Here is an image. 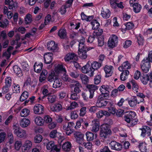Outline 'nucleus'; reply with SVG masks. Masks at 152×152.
I'll list each match as a JSON object with an SVG mask.
<instances>
[{"label": "nucleus", "mask_w": 152, "mask_h": 152, "mask_svg": "<svg viewBox=\"0 0 152 152\" xmlns=\"http://www.w3.org/2000/svg\"><path fill=\"white\" fill-rule=\"evenodd\" d=\"M111 134L112 131L107 124H103L101 126L99 133L101 139H105Z\"/></svg>", "instance_id": "f257e3e1"}, {"label": "nucleus", "mask_w": 152, "mask_h": 152, "mask_svg": "<svg viewBox=\"0 0 152 152\" xmlns=\"http://www.w3.org/2000/svg\"><path fill=\"white\" fill-rule=\"evenodd\" d=\"M150 62L147 57L146 59H144L141 62V68L142 71L145 73H147L151 67Z\"/></svg>", "instance_id": "f03ea898"}, {"label": "nucleus", "mask_w": 152, "mask_h": 152, "mask_svg": "<svg viewBox=\"0 0 152 152\" xmlns=\"http://www.w3.org/2000/svg\"><path fill=\"white\" fill-rule=\"evenodd\" d=\"M14 130V133L18 137L20 138H26L27 136L26 131L21 129L19 127L17 126H14L13 127Z\"/></svg>", "instance_id": "7ed1b4c3"}, {"label": "nucleus", "mask_w": 152, "mask_h": 152, "mask_svg": "<svg viewBox=\"0 0 152 152\" xmlns=\"http://www.w3.org/2000/svg\"><path fill=\"white\" fill-rule=\"evenodd\" d=\"M81 71L84 74L88 73L89 76L90 77H92L94 75V70L92 69V67L88 63L82 67Z\"/></svg>", "instance_id": "20e7f679"}, {"label": "nucleus", "mask_w": 152, "mask_h": 152, "mask_svg": "<svg viewBox=\"0 0 152 152\" xmlns=\"http://www.w3.org/2000/svg\"><path fill=\"white\" fill-rule=\"evenodd\" d=\"M110 102L109 101H107L105 99H104L102 95H100L98 96L96 103L97 106L100 107H104L107 104L110 105Z\"/></svg>", "instance_id": "39448f33"}, {"label": "nucleus", "mask_w": 152, "mask_h": 152, "mask_svg": "<svg viewBox=\"0 0 152 152\" xmlns=\"http://www.w3.org/2000/svg\"><path fill=\"white\" fill-rule=\"evenodd\" d=\"M118 42V37L116 35H113L109 39L108 42L109 47L111 48L114 47Z\"/></svg>", "instance_id": "423d86ee"}, {"label": "nucleus", "mask_w": 152, "mask_h": 152, "mask_svg": "<svg viewBox=\"0 0 152 152\" xmlns=\"http://www.w3.org/2000/svg\"><path fill=\"white\" fill-rule=\"evenodd\" d=\"M74 136L76 139L77 142L80 144H81L84 142V135L80 132L76 131L74 133Z\"/></svg>", "instance_id": "0eeeda50"}, {"label": "nucleus", "mask_w": 152, "mask_h": 152, "mask_svg": "<svg viewBox=\"0 0 152 152\" xmlns=\"http://www.w3.org/2000/svg\"><path fill=\"white\" fill-rule=\"evenodd\" d=\"M46 148L48 150H51V151L54 150L56 152H58L60 151V149L56 145H55L53 141L48 142L47 143Z\"/></svg>", "instance_id": "6e6552de"}, {"label": "nucleus", "mask_w": 152, "mask_h": 152, "mask_svg": "<svg viewBox=\"0 0 152 152\" xmlns=\"http://www.w3.org/2000/svg\"><path fill=\"white\" fill-rule=\"evenodd\" d=\"M44 112V107L40 104H36L34 107V112L35 114H43Z\"/></svg>", "instance_id": "1a4fd4ad"}, {"label": "nucleus", "mask_w": 152, "mask_h": 152, "mask_svg": "<svg viewBox=\"0 0 152 152\" xmlns=\"http://www.w3.org/2000/svg\"><path fill=\"white\" fill-rule=\"evenodd\" d=\"M110 145L112 149L116 151H120L122 148V145L121 144L115 141H111Z\"/></svg>", "instance_id": "9d476101"}, {"label": "nucleus", "mask_w": 152, "mask_h": 152, "mask_svg": "<svg viewBox=\"0 0 152 152\" xmlns=\"http://www.w3.org/2000/svg\"><path fill=\"white\" fill-rule=\"evenodd\" d=\"M92 123L91 130L92 132H96L98 131L99 129V121L98 120L95 119L92 121Z\"/></svg>", "instance_id": "9b49d317"}, {"label": "nucleus", "mask_w": 152, "mask_h": 152, "mask_svg": "<svg viewBox=\"0 0 152 152\" xmlns=\"http://www.w3.org/2000/svg\"><path fill=\"white\" fill-rule=\"evenodd\" d=\"M87 87L88 89V91L89 92L90 94L89 98L91 99L93 97L95 91L97 89L98 87L93 85H88L87 86Z\"/></svg>", "instance_id": "f8f14e48"}, {"label": "nucleus", "mask_w": 152, "mask_h": 152, "mask_svg": "<svg viewBox=\"0 0 152 152\" xmlns=\"http://www.w3.org/2000/svg\"><path fill=\"white\" fill-rule=\"evenodd\" d=\"M140 129L142 131L141 134L142 136L144 137L146 134H147L148 136L151 135V129L150 127L147 126H144L142 128Z\"/></svg>", "instance_id": "ddd939ff"}, {"label": "nucleus", "mask_w": 152, "mask_h": 152, "mask_svg": "<svg viewBox=\"0 0 152 152\" xmlns=\"http://www.w3.org/2000/svg\"><path fill=\"white\" fill-rule=\"evenodd\" d=\"M53 53H47L44 55V61L46 64H49L51 62L53 59Z\"/></svg>", "instance_id": "4468645a"}, {"label": "nucleus", "mask_w": 152, "mask_h": 152, "mask_svg": "<svg viewBox=\"0 0 152 152\" xmlns=\"http://www.w3.org/2000/svg\"><path fill=\"white\" fill-rule=\"evenodd\" d=\"M47 47L48 50H53V52L57 49V45L55 44L54 42L53 41L48 42Z\"/></svg>", "instance_id": "2eb2a0df"}, {"label": "nucleus", "mask_w": 152, "mask_h": 152, "mask_svg": "<svg viewBox=\"0 0 152 152\" xmlns=\"http://www.w3.org/2000/svg\"><path fill=\"white\" fill-rule=\"evenodd\" d=\"M113 66H111L106 65L104 68V70L106 73V77H109L111 76L113 73L112 69Z\"/></svg>", "instance_id": "dca6fc26"}, {"label": "nucleus", "mask_w": 152, "mask_h": 152, "mask_svg": "<svg viewBox=\"0 0 152 152\" xmlns=\"http://www.w3.org/2000/svg\"><path fill=\"white\" fill-rule=\"evenodd\" d=\"M62 106L60 104L56 103L50 107L51 110L53 112H58L62 110Z\"/></svg>", "instance_id": "f3484780"}, {"label": "nucleus", "mask_w": 152, "mask_h": 152, "mask_svg": "<svg viewBox=\"0 0 152 152\" xmlns=\"http://www.w3.org/2000/svg\"><path fill=\"white\" fill-rule=\"evenodd\" d=\"M75 88H74V92L78 94L81 92L80 88H82V86L81 84L79 82L77 81H75L74 82Z\"/></svg>", "instance_id": "a211bd4d"}, {"label": "nucleus", "mask_w": 152, "mask_h": 152, "mask_svg": "<svg viewBox=\"0 0 152 152\" xmlns=\"http://www.w3.org/2000/svg\"><path fill=\"white\" fill-rule=\"evenodd\" d=\"M86 48L84 50H78V54L80 58L82 59H85L87 57Z\"/></svg>", "instance_id": "6ab92c4d"}, {"label": "nucleus", "mask_w": 152, "mask_h": 152, "mask_svg": "<svg viewBox=\"0 0 152 152\" xmlns=\"http://www.w3.org/2000/svg\"><path fill=\"white\" fill-rule=\"evenodd\" d=\"M128 103L131 107H133L135 106L137 104H139V102L137 101V99L136 96H134L129 100Z\"/></svg>", "instance_id": "aec40b11"}, {"label": "nucleus", "mask_w": 152, "mask_h": 152, "mask_svg": "<svg viewBox=\"0 0 152 152\" xmlns=\"http://www.w3.org/2000/svg\"><path fill=\"white\" fill-rule=\"evenodd\" d=\"M126 27L124 29V31L126 30H130L132 29L134 27V25L133 23L131 22H127L125 26H122V31L123 32V30H124V28Z\"/></svg>", "instance_id": "412c9836"}, {"label": "nucleus", "mask_w": 152, "mask_h": 152, "mask_svg": "<svg viewBox=\"0 0 152 152\" xmlns=\"http://www.w3.org/2000/svg\"><path fill=\"white\" fill-rule=\"evenodd\" d=\"M43 67V64L41 63L38 64L37 63H35L34 65V69L35 72L39 73L41 71Z\"/></svg>", "instance_id": "4be33fe9"}, {"label": "nucleus", "mask_w": 152, "mask_h": 152, "mask_svg": "<svg viewBox=\"0 0 152 152\" xmlns=\"http://www.w3.org/2000/svg\"><path fill=\"white\" fill-rule=\"evenodd\" d=\"M62 148L65 151H69L71 150V144L69 142H66L63 145Z\"/></svg>", "instance_id": "5701e85b"}, {"label": "nucleus", "mask_w": 152, "mask_h": 152, "mask_svg": "<svg viewBox=\"0 0 152 152\" xmlns=\"http://www.w3.org/2000/svg\"><path fill=\"white\" fill-rule=\"evenodd\" d=\"M140 79L142 83L144 85L146 84L149 80L150 78L148 75L143 74L140 77Z\"/></svg>", "instance_id": "b1692460"}, {"label": "nucleus", "mask_w": 152, "mask_h": 152, "mask_svg": "<svg viewBox=\"0 0 152 152\" xmlns=\"http://www.w3.org/2000/svg\"><path fill=\"white\" fill-rule=\"evenodd\" d=\"M101 15L103 18L107 19L110 16V12L108 9H105L102 11Z\"/></svg>", "instance_id": "393cba45"}, {"label": "nucleus", "mask_w": 152, "mask_h": 152, "mask_svg": "<svg viewBox=\"0 0 152 152\" xmlns=\"http://www.w3.org/2000/svg\"><path fill=\"white\" fill-rule=\"evenodd\" d=\"M55 73L56 74L57 73L63 72L65 73L66 72V70L65 68L63 67V66L61 65H58L55 67Z\"/></svg>", "instance_id": "a878e982"}, {"label": "nucleus", "mask_w": 152, "mask_h": 152, "mask_svg": "<svg viewBox=\"0 0 152 152\" xmlns=\"http://www.w3.org/2000/svg\"><path fill=\"white\" fill-rule=\"evenodd\" d=\"M57 77V75L54 72H51L49 74L48 77L47 78L48 80L50 82L53 81Z\"/></svg>", "instance_id": "bb28decb"}, {"label": "nucleus", "mask_w": 152, "mask_h": 152, "mask_svg": "<svg viewBox=\"0 0 152 152\" xmlns=\"http://www.w3.org/2000/svg\"><path fill=\"white\" fill-rule=\"evenodd\" d=\"M30 121L28 119L24 118L21 120L20 126L23 128L27 127L30 124Z\"/></svg>", "instance_id": "cd10ccee"}, {"label": "nucleus", "mask_w": 152, "mask_h": 152, "mask_svg": "<svg viewBox=\"0 0 152 152\" xmlns=\"http://www.w3.org/2000/svg\"><path fill=\"white\" fill-rule=\"evenodd\" d=\"M35 124L38 126H42L44 124L43 119L40 117H37L34 120Z\"/></svg>", "instance_id": "c85d7f7f"}, {"label": "nucleus", "mask_w": 152, "mask_h": 152, "mask_svg": "<svg viewBox=\"0 0 152 152\" xmlns=\"http://www.w3.org/2000/svg\"><path fill=\"white\" fill-rule=\"evenodd\" d=\"M47 74L48 72L47 70L45 69L42 70L39 78V80L41 82H42L46 79Z\"/></svg>", "instance_id": "c756f323"}, {"label": "nucleus", "mask_w": 152, "mask_h": 152, "mask_svg": "<svg viewBox=\"0 0 152 152\" xmlns=\"http://www.w3.org/2000/svg\"><path fill=\"white\" fill-rule=\"evenodd\" d=\"M62 84V83L61 80L58 79L57 77V78L55 79L54 80L53 86V88H56L60 87Z\"/></svg>", "instance_id": "7c9ffc66"}, {"label": "nucleus", "mask_w": 152, "mask_h": 152, "mask_svg": "<svg viewBox=\"0 0 152 152\" xmlns=\"http://www.w3.org/2000/svg\"><path fill=\"white\" fill-rule=\"evenodd\" d=\"M132 7H133L134 11L136 13L139 12L142 8L141 5L138 3H134L132 5Z\"/></svg>", "instance_id": "2f4dec72"}, {"label": "nucleus", "mask_w": 152, "mask_h": 152, "mask_svg": "<svg viewBox=\"0 0 152 152\" xmlns=\"http://www.w3.org/2000/svg\"><path fill=\"white\" fill-rule=\"evenodd\" d=\"M91 66L94 72L95 70H97L101 66V64L99 62L94 61L91 64Z\"/></svg>", "instance_id": "473e14b6"}, {"label": "nucleus", "mask_w": 152, "mask_h": 152, "mask_svg": "<svg viewBox=\"0 0 152 152\" xmlns=\"http://www.w3.org/2000/svg\"><path fill=\"white\" fill-rule=\"evenodd\" d=\"M76 56V55L74 53H69L66 55L65 60L66 61H69L73 59Z\"/></svg>", "instance_id": "72a5a7b5"}, {"label": "nucleus", "mask_w": 152, "mask_h": 152, "mask_svg": "<svg viewBox=\"0 0 152 152\" xmlns=\"http://www.w3.org/2000/svg\"><path fill=\"white\" fill-rule=\"evenodd\" d=\"M13 69L14 72L17 75L19 76L22 75L21 69L17 65L14 66L13 67Z\"/></svg>", "instance_id": "f704fd0d"}, {"label": "nucleus", "mask_w": 152, "mask_h": 152, "mask_svg": "<svg viewBox=\"0 0 152 152\" xmlns=\"http://www.w3.org/2000/svg\"><path fill=\"white\" fill-rule=\"evenodd\" d=\"M80 77L82 83L84 84H86L88 82V77L85 75L83 74L80 75Z\"/></svg>", "instance_id": "c9c22d12"}, {"label": "nucleus", "mask_w": 152, "mask_h": 152, "mask_svg": "<svg viewBox=\"0 0 152 152\" xmlns=\"http://www.w3.org/2000/svg\"><path fill=\"white\" fill-rule=\"evenodd\" d=\"M18 39H16L15 40H12L11 42L12 45L14 46L15 45H16L15 46L16 49L19 48L21 44V42H18V41L20 39V36H18Z\"/></svg>", "instance_id": "e433bc0d"}, {"label": "nucleus", "mask_w": 152, "mask_h": 152, "mask_svg": "<svg viewBox=\"0 0 152 152\" xmlns=\"http://www.w3.org/2000/svg\"><path fill=\"white\" fill-rule=\"evenodd\" d=\"M58 35L61 39L66 37L67 35L66 30L65 29L60 30L58 32Z\"/></svg>", "instance_id": "4c0bfd02"}, {"label": "nucleus", "mask_w": 152, "mask_h": 152, "mask_svg": "<svg viewBox=\"0 0 152 152\" xmlns=\"http://www.w3.org/2000/svg\"><path fill=\"white\" fill-rule=\"evenodd\" d=\"M30 110L28 109L24 108L22 110L20 113V115L22 117H26L29 115Z\"/></svg>", "instance_id": "58836bf2"}, {"label": "nucleus", "mask_w": 152, "mask_h": 152, "mask_svg": "<svg viewBox=\"0 0 152 152\" xmlns=\"http://www.w3.org/2000/svg\"><path fill=\"white\" fill-rule=\"evenodd\" d=\"M139 147L141 152H148L146 145L145 143L142 142L140 143Z\"/></svg>", "instance_id": "ea45409f"}, {"label": "nucleus", "mask_w": 152, "mask_h": 152, "mask_svg": "<svg viewBox=\"0 0 152 152\" xmlns=\"http://www.w3.org/2000/svg\"><path fill=\"white\" fill-rule=\"evenodd\" d=\"M28 96V94L27 92L26 91H24L21 95L20 100L21 102H23L26 100Z\"/></svg>", "instance_id": "a19ab883"}, {"label": "nucleus", "mask_w": 152, "mask_h": 152, "mask_svg": "<svg viewBox=\"0 0 152 152\" xmlns=\"http://www.w3.org/2000/svg\"><path fill=\"white\" fill-rule=\"evenodd\" d=\"M86 135L88 141L93 140L94 139V134L91 132H86Z\"/></svg>", "instance_id": "79ce46f5"}, {"label": "nucleus", "mask_w": 152, "mask_h": 152, "mask_svg": "<svg viewBox=\"0 0 152 152\" xmlns=\"http://www.w3.org/2000/svg\"><path fill=\"white\" fill-rule=\"evenodd\" d=\"M32 142L31 141L27 140L25 142L24 147L25 148L26 150H28L32 147Z\"/></svg>", "instance_id": "37998d69"}, {"label": "nucleus", "mask_w": 152, "mask_h": 152, "mask_svg": "<svg viewBox=\"0 0 152 152\" xmlns=\"http://www.w3.org/2000/svg\"><path fill=\"white\" fill-rule=\"evenodd\" d=\"M130 82L131 83L132 86V89L134 91V92H137V90L138 88V86L135 81L132 80Z\"/></svg>", "instance_id": "c03bdc74"}, {"label": "nucleus", "mask_w": 152, "mask_h": 152, "mask_svg": "<svg viewBox=\"0 0 152 152\" xmlns=\"http://www.w3.org/2000/svg\"><path fill=\"white\" fill-rule=\"evenodd\" d=\"M42 136L39 134H37L34 137V141L35 143H39L42 140Z\"/></svg>", "instance_id": "a18cd8bd"}, {"label": "nucleus", "mask_w": 152, "mask_h": 152, "mask_svg": "<svg viewBox=\"0 0 152 152\" xmlns=\"http://www.w3.org/2000/svg\"><path fill=\"white\" fill-rule=\"evenodd\" d=\"M18 7V3L16 2H14L12 0L10 1V3L9 5V9L11 10L13 8L15 9Z\"/></svg>", "instance_id": "49530a36"}, {"label": "nucleus", "mask_w": 152, "mask_h": 152, "mask_svg": "<svg viewBox=\"0 0 152 152\" xmlns=\"http://www.w3.org/2000/svg\"><path fill=\"white\" fill-rule=\"evenodd\" d=\"M92 25L93 29H96L98 28L99 26V24L96 20H94L91 23Z\"/></svg>", "instance_id": "de8ad7c7"}, {"label": "nucleus", "mask_w": 152, "mask_h": 152, "mask_svg": "<svg viewBox=\"0 0 152 152\" xmlns=\"http://www.w3.org/2000/svg\"><path fill=\"white\" fill-rule=\"evenodd\" d=\"M9 24V22L7 19H4L2 22H0V27L2 28H6Z\"/></svg>", "instance_id": "09e8293b"}, {"label": "nucleus", "mask_w": 152, "mask_h": 152, "mask_svg": "<svg viewBox=\"0 0 152 152\" xmlns=\"http://www.w3.org/2000/svg\"><path fill=\"white\" fill-rule=\"evenodd\" d=\"M74 124V123L73 122H68V123H66L64 124L63 125V128L64 130H66L69 128H72L73 125Z\"/></svg>", "instance_id": "8fccbe9b"}, {"label": "nucleus", "mask_w": 152, "mask_h": 152, "mask_svg": "<svg viewBox=\"0 0 152 152\" xmlns=\"http://www.w3.org/2000/svg\"><path fill=\"white\" fill-rule=\"evenodd\" d=\"M69 75L71 77L74 78H76L79 76L78 72L75 70L70 71Z\"/></svg>", "instance_id": "3c124183"}, {"label": "nucleus", "mask_w": 152, "mask_h": 152, "mask_svg": "<svg viewBox=\"0 0 152 152\" xmlns=\"http://www.w3.org/2000/svg\"><path fill=\"white\" fill-rule=\"evenodd\" d=\"M127 115L132 121L136 119V114L134 112L130 111Z\"/></svg>", "instance_id": "603ef678"}, {"label": "nucleus", "mask_w": 152, "mask_h": 152, "mask_svg": "<svg viewBox=\"0 0 152 152\" xmlns=\"http://www.w3.org/2000/svg\"><path fill=\"white\" fill-rule=\"evenodd\" d=\"M77 94V93L72 91L71 94L70 99L74 100L77 101L79 98V96Z\"/></svg>", "instance_id": "864d4df0"}, {"label": "nucleus", "mask_w": 152, "mask_h": 152, "mask_svg": "<svg viewBox=\"0 0 152 152\" xmlns=\"http://www.w3.org/2000/svg\"><path fill=\"white\" fill-rule=\"evenodd\" d=\"M109 88V87L107 86L102 85L100 88V90L102 94H103L107 91H109L108 90Z\"/></svg>", "instance_id": "5fc2aeb1"}, {"label": "nucleus", "mask_w": 152, "mask_h": 152, "mask_svg": "<svg viewBox=\"0 0 152 152\" xmlns=\"http://www.w3.org/2000/svg\"><path fill=\"white\" fill-rule=\"evenodd\" d=\"M85 41L82 40L79 42V50H84L86 48V47L84 44Z\"/></svg>", "instance_id": "6e6d98bb"}, {"label": "nucleus", "mask_w": 152, "mask_h": 152, "mask_svg": "<svg viewBox=\"0 0 152 152\" xmlns=\"http://www.w3.org/2000/svg\"><path fill=\"white\" fill-rule=\"evenodd\" d=\"M66 72L64 73V75L62 78L63 80L66 82H71L72 81L71 79L69 77L68 75H66Z\"/></svg>", "instance_id": "4d7b16f0"}, {"label": "nucleus", "mask_w": 152, "mask_h": 152, "mask_svg": "<svg viewBox=\"0 0 152 152\" xmlns=\"http://www.w3.org/2000/svg\"><path fill=\"white\" fill-rule=\"evenodd\" d=\"M48 101L50 103H54L56 101V96L54 95H48Z\"/></svg>", "instance_id": "13d9d810"}, {"label": "nucleus", "mask_w": 152, "mask_h": 152, "mask_svg": "<svg viewBox=\"0 0 152 152\" xmlns=\"http://www.w3.org/2000/svg\"><path fill=\"white\" fill-rule=\"evenodd\" d=\"M90 94L89 92L88 91H86L85 92H83L82 94V96L84 99L85 100H87L90 96Z\"/></svg>", "instance_id": "bf43d9fd"}, {"label": "nucleus", "mask_w": 152, "mask_h": 152, "mask_svg": "<svg viewBox=\"0 0 152 152\" xmlns=\"http://www.w3.org/2000/svg\"><path fill=\"white\" fill-rule=\"evenodd\" d=\"M101 76L100 75H96L94 78V83L97 85L99 84L101 82Z\"/></svg>", "instance_id": "052dcab7"}, {"label": "nucleus", "mask_w": 152, "mask_h": 152, "mask_svg": "<svg viewBox=\"0 0 152 152\" xmlns=\"http://www.w3.org/2000/svg\"><path fill=\"white\" fill-rule=\"evenodd\" d=\"M119 2L118 0H110V2L111 7L113 8L117 7V4Z\"/></svg>", "instance_id": "680f3d73"}, {"label": "nucleus", "mask_w": 152, "mask_h": 152, "mask_svg": "<svg viewBox=\"0 0 152 152\" xmlns=\"http://www.w3.org/2000/svg\"><path fill=\"white\" fill-rule=\"evenodd\" d=\"M98 45L99 46H102L104 44V39L103 36H101L98 38Z\"/></svg>", "instance_id": "e2e57ef3"}, {"label": "nucleus", "mask_w": 152, "mask_h": 152, "mask_svg": "<svg viewBox=\"0 0 152 152\" xmlns=\"http://www.w3.org/2000/svg\"><path fill=\"white\" fill-rule=\"evenodd\" d=\"M81 144L88 149H91L92 148V144L89 142L87 143L83 142Z\"/></svg>", "instance_id": "0e129e2a"}, {"label": "nucleus", "mask_w": 152, "mask_h": 152, "mask_svg": "<svg viewBox=\"0 0 152 152\" xmlns=\"http://www.w3.org/2000/svg\"><path fill=\"white\" fill-rule=\"evenodd\" d=\"M137 42L139 45H142L143 43V39L142 35L140 34L137 37Z\"/></svg>", "instance_id": "69168bd1"}, {"label": "nucleus", "mask_w": 152, "mask_h": 152, "mask_svg": "<svg viewBox=\"0 0 152 152\" xmlns=\"http://www.w3.org/2000/svg\"><path fill=\"white\" fill-rule=\"evenodd\" d=\"M6 133L4 132L0 133V143L4 141L6 137Z\"/></svg>", "instance_id": "338daca9"}, {"label": "nucleus", "mask_w": 152, "mask_h": 152, "mask_svg": "<svg viewBox=\"0 0 152 152\" xmlns=\"http://www.w3.org/2000/svg\"><path fill=\"white\" fill-rule=\"evenodd\" d=\"M122 65L124 69H128L131 68L130 64L127 61L124 62Z\"/></svg>", "instance_id": "774afa93"}]
</instances>
